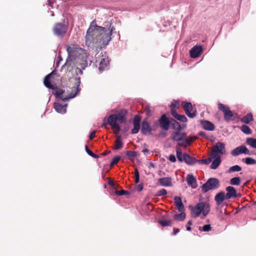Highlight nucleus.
<instances>
[{"label": "nucleus", "instance_id": "nucleus-40", "mask_svg": "<svg viewBox=\"0 0 256 256\" xmlns=\"http://www.w3.org/2000/svg\"><path fill=\"white\" fill-rule=\"evenodd\" d=\"M245 163L246 164H256V160L253 158L248 157L246 158Z\"/></svg>", "mask_w": 256, "mask_h": 256}, {"label": "nucleus", "instance_id": "nucleus-6", "mask_svg": "<svg viewBox=\"0 0 256 256\" xmlns=\"http://www.w3.org/2000/svg\"><path fill=\"white\" fill-rule=\"evenodd\" d=\"M218 109L222 111L224 113V120L229 122L230 120H234V114L232 112L228 106H226L222 104L218 103Z\"/></svg>", "mask_w": 256, "mask_h": 256}, {"label": "nucleus", "instance_id": "nucleus-37", "mask_svg": "<svg viewBox=\"0 0 256 256\" xmlns=\"http://www.w3.org/2000/svg\"><path fill=\"white\" fill-rule=\"evenodd\" d=\"M240 129L242 132L246 134H250L252 132L250 128L246 125H242Z\"/></svg>", "mask_w": 256, "mask_h": 256}, {"label": "nucleus", "instance_id": "nucleus-47", "mask_svg": "<svg viewBox=\"0 0 256 256\" xmlns=\"http://www.w3.org/2000/svg\"><path fill=\"white\" fill-rule=\"evenodd\" d=\"M116 194L118 196H122L124 194H128V192L126 190H116Z\"/></svg>", "mask_w": 256, "mask_h": 256}, {"label": "nucleus", "instance_id": "nucleus-3", "mask_svg": "<svg viewBox=\"0 0 256 256\" xmlns=\"http://www.w3.org/2000/svg\"><path fill=\"white\" fill-rule=\"evenodd\" d=\"M210 211V206L208 202H199L192 208V216L194 218H197L202 213L204 218L208 214Z\"/></svg>", "mask_w": 256, "mask_h": 256}, {"label": "nucleus", "instance_id": "nucleus-20", "mask_svg": "<svg viewBox=\"0 0 256 256\" xmlns=\"http://www.w3.org/2000/svg\"><path fill=\"white\" fill-rule=\"evenodd\" d=\"M158 182L160 186H172V178L170 177L160 178L158 179Z\"/></svg>", "mask_w": 256, "mask_h": 256}, {"label": "nucleus", "instance_id": "nucleus-13", "mask_svg": "<svg viewBox=\"0 0 256 256\" xmlns=\"http://www.w3.org/2000/svg\"><path fill=\"white\" fill-rule=\"evenodd\" d=\"M186 137V134L185 132H181L180 131L174 132L172 133V140L174 141L180 142V141L184 142Z\"/></svg>", "mask_w": 256, "mask_h": 256}, {"label": "nucleus", "instance_id": "nucleus-44", "mask_svg": "<svg viewBox=\"0 0 256 256\" xmlns=\"http://www.w3.org/2000/svg\"><path fill=\"white\" fill-rule=\"evenodd\" d=\"M120 160V156H116L112 160L111 163L110 164V166H112L116 164Z\"/></svg>", "mask_w": 256, "mask_h": 256}, {"label": "nucleus", "instance_id": "nucleus-49", "mask_svg": "<svg viewBox=\"0 0 256 256\" xmlns=\"http://www.w3.org/2000/svg\"><path fill=\"white\" fill-rule=\"evenodd\" d=\"M114 130V133L116 134H118L120 132V126L118 125H117L116 126H113L112 128Z\"/></svg>", "mask_w": 256, "mask_h": 256}, {"label": "nucleus", "instance_id": "nucleus-16", "mask_svg": "<svg viewBox=\"0 0 256 256\" xmlns=\"http://www.w3.org/2000/svg\"><path fill=\"white\" fill-rule=\"evenodd\" d=\"M198 161V160L186 153L183 154L182 162H184L188 165H194Z\"/></svg>", "mask_w": 256, "mask_h": 256}, {"label": "nucleus", "instance_id": "nucleus-36", "mask_svg": "<svg viewBox=\"0 0 256 256\" xmlns=\"http://www.w3.org/2000/svg\"><path fill=\"white\" fill-rule=\"evenodd\" d=\"M176 157L180 162H182L183 154L180 148H177L176 150Z\"/></svg>", "mask_w": 256, "mask_h": 256}, {"label": "nucleus", "instance_id": "nucleus-60", "mask_svg": "<svg viewBox=\"0 0 256 256\" xmlns=\"http://www.w3.org/2000/svg\"><path fill=\"white\" fill-rule=\"evenodd\" d=\"M173 231H174V234L176 235L180 232V230L178 228H174L173 229Z\"/></svg>", "mask_w": 256, "mask_h": 256}, {"label": "nucleus", "instance_id": "nucleus-33", "mask_svg": "<svg viewBox=\"0 0 256 256\" xmlns=\"http://www.w3.org/2000/svg\"><path fill=\"white\" fill-rule=\"evenodd\" d=\"M246 144L253 148H256V138H249L246 139Z\"/></svg>", "mask_w": 256, "mask_h": 256}, {"label": "nucleus", "instance_id": "nucleus-26", "mask_svg": "<svg viewBox=\"0 0 256 256\" xmlns=\"http://www.w3.org/2000/svg\"><path fill=\"white\" fill-rule=\"evenodd\" d=\"M253 116L252 113H249L240 119V121L244 124H248L254 121Z\"/></svg>", "mask_w": 256, "mask_h": 256}, {"label": "nucleus", "instance_id": "nucleus-29", "mask_svg": "<svg viewBox=\"0 0 256 256\" xmlns=\"http://www.w3.org/2000/svg\"><path fill=\"white\" fill-rule=\"evenodd\" d=\"M214 158L215 159L210 165V168L213 170L217 168L221 163L220 156H216Z\"/></svg>", "mask_w": 256, "mask_h": 256}, {"label": "nucleus", "instance_id": "nucleus-12", "mask_svg": "<svg viewBox=\"0 0 256 256\" xmlns=\"http://www.w3.org/2000/svg\"><path fill=\"white\" fill-rule=\"evenodd\" d=\"M242 154H244L249 155L250 154L249 150L244 146H238L233 150L231 152V154L233 156H236Z\"/></svg>", "mask_w": 256, "mask_h": 256}, {"label": "nucleus", "instance_id": "nucleus-25", "mask_svg": "<svg viewBox=\"0 0 256 256\" xmlns=\"http://www.w3.org/2000/svg\"><path fill=\"white\" fill-rule=\"evenodd\" d=\"M174 201L176 204V208L179 212H183L184 210V206L182 203V199L180 197L176 196L174 198Z\"/></svg>", "mask_w": 256, "mask_h": 256}, {"label": "nucleus", "instance_id": "nucleus-50", "mask_svg": "<svg viewBox=\"0 0 256 256\" xmlns=\"http://www.w3.org/2000/svg\"><path fill=\"white\" fill-rule=\"evenodd\" d=\"M170 114L174 118L176 117V116L178 114L176 112V109L173 108H171L170 109Z\"/></svg>", "mask_w": 256, "mask_h": 256}, {"label": "nucleus", "instance_id": "nucleus-24", "mask_svg": "<svg viewBox=\"0 0 256 256\" xmlns=\"http://www.w3.org/2000/svg\"><path fill=\"white\" fill-rule=\"evenodd\" d=\"M202 128L206 130L212 131L214 130V124L208 120H204L202 122Z\"/></svg>", "mask_w": 256, "mask_h": 256}, {"label": "nucleus", "instance_id": "nucleus-14", "mask_svg": "<svg viewBox=\"0 0 256 256\" xmlns=\"http://www.w3.org/2000/svg\"><path fill=\"white\" fill-rule=\"evenodd\" d=\"M202 52V48L200 46H194L190 51V56L192 58H196L200 56Z\"/></svg>", "mask_w": 256, "mask_h": 256}, {"label": "nucleus", "instance_id": "nucleus-35", "mask_svg": "<svg viewBox=\"0 0 256 256\" xmlns=\"http://www.w3.org/2000/svg\"><path fill=\"white\" fill-rule=\"evenodd\" d=\"M240 177H234L230 179V184L232 185L238 186L240 183Z\"/></svg>", "mask_w": 256, "mask_h": 256}, {"label": "nucleus", "instance_id": "nucleus-64", "mask_svg": "<svg viewBox=\"0 0 256 256\" xmlns=\"http://www.w3.org/2000/svg\"><path fill=\"white\" fill-rule=\"evenodd\" d=\"M90 156L94 158H99L98 155L96 154H94V152H92V154H91Z\"/></svg>", "mask_w": 256, "mask_h": 256}, {"label": "nucleus", "instance_id": "nucleus-21", "mask_svg": "<svg viewBox=\"0 0 256 256\" xmlns=\"http://www.w3.org/2000/svg\"><path fill=\"white\" fill-rule=\"evenodd\" d=\"M107 124L112 128L118 125L117 123V115L116 114L110 115L108 118Z\"/></svg>", "mask_w": 256, "mask_h": 256}, {"label": "nucleus", "instance_id": "nucleus-39", "mask_svg": "<svg viewBox=\"0 0 256 256\" xmlns=\"http://www.w3.org/2000/svg\"><path fill=\"white\" fill-rule=\"evenodd\" d=\"M214 158H212V156H210V154L208 158H206V159L198 160V162L200 164H210L212 160Z\"/></svg>", "mask_w": 256, "mask_h": 256}, {"label": "nucleus", "instance_id": "nucleus-31", "mask_svg": "<svg viewBox=\"0 0 256 256\" xmlns=\"http://www.w3.org/2000/svg\"><path fill=\"white\" fill-rule=\"evenodd\" d=\"M123 144L122 142L120 136H118L115 142V146L114 148L115 150H120L122 148Z\"/></svg>", "mask_w": 256, "mask_h": 256}, {"label": "nucleus", "instance_id": "nucleus-9", "mask_svg": "<svg viewBox=\"0 0 256 256\" xmlns=\"http://www.w3.org/2000/svg\"><path fill=\"white\" fill-rule=\"evenodd\" d=\"M225 152L226 150L224 144L220 142H218L212 148V152L210 154V156H212V158L220 156H218V154H225Z\"/></svg>", "mask_w": 256, "mask_h": 256}, {"label": "nucleus", "instance_id": "nucleus-11", "mask_svg": "<svg viewBox=\"0 0 256 256\" xmlns=\"http://www.w3.org/2000/svg\"><path fill=\"white\" fill-rule=\"evenodd\" d=\"M170 119L169 120L166 114H163L158 120V123L162 129L168 130L170 126Z\"/></svg>", "mask_w": 256, "mask_h": 256}, {"label": "nucleus", "instance_id": "nucleus-10", "mask_svg": "<svg viewBox=\"0 0 256 256\" xmlns=\"http://www.w3.org/2000/svg\"><path fill=\"white\" fill-rule=\"evenodd\" d=\"M186 116L190 118H194L196 116V110L194 111L192 104L190 102L183 101L181 104Z\"/></svg>", "mask_w": 256, "mask_h": 256}, {"label": "nucleus", "instance_id": "nucleus-51", "mask_svg": "<svg viewBox=\"0 0 256 256\" xmlns=\"http://www.w3.org/2000/svg\"><path fill=\"white\" fill-rule=\"evenodd\" d=\"M179 105V103L177 102H174L171 104L170 108H173L174 109H176L178 108Z\"/></svg>", "mask_w": 256, "mask_h": 256}, {"label": "nucleus", "instance_id": "nucleus-28", "mask_svg": "<svg viewBox=\"0 0 256 256\" xmlns=\"http://www.w3.org/2000/svg\"><path fill=\"white\" fill-rule=\"evenodd\" d=\"M109 64L107 58H102L100 62L98 69L100 71L104 70Z\"/></svg>", "mask_w": 256, "mask_h": 256}, {"label": "nucleus", "instance_id": "nucleus-8", "mask_svg": "<svg viewBox=\"0 0 256 256\" xmlns=\"http://www.w3.org/2000/svg\"><path fill=\"white\" fill-rule=\"evenodd\" d=\"M67 30L66 26L62 22L56 24L52 28L54 34L60 38H62L65 35Z\"/></svg>", "mask_w": 256, "mask_h": 256}, {"label": "nucleus", "instance_id": "nucleus-58", "mask_svg": "<svg viewBox=\"0 0 256 256\" xmlns=\"http://www.w3.org/2000/svg\"><path fill=\"white\" fill-rule=\"evenodd\" d=\"M192 220H190L188 222V226L186 227V230L188 231H190L191 230L190 226L192 225Z\"/></svg>", "mask_w": 256, "mask_h": 256}, {"label": "nucleus", "instance_id": "nucleus-30", "mask_svg": "<svg viewBox=\"0 0 256 256\" xmlns=\"http://www.w3.org/2000/svg\"><path fill=\"white\" fill-rule=\"evenodd\" d=\"M172 128L176 130L177 131H180L181 130L180 124L174 119L171 118H170V122Z\"/></svg>", "mask_w": 256, "mask_h": 256}, {"label": "nucleus", "instance_id": "nucleus-55", "mask_svg": "<svg viewBox=\"0 0 256 256\" xmlns=\"http://www.w3.org/2000/svg\"><path fill=\"white\" fill-rule=\"evenodd\" d=\"M144 188V184H140L138 186L137 190L138 192H141Z\"/></svg>", "mask_w": 256, "mask_h": 256}, {"label": "nucleus", "instance_id": "nucleus-59", "mask_svg": "<svg viewBox=\"0 0 256 256\" xmlns=\"http://www.w3.org/2000/svg\"><path fill=\"white\" fill-rule=\"evenodd\" d=\"M146 114L148 116H150V108L148 107V106H146Z\"/></svg>", "mask_w": 256, "mask_h": 256}, {"label": "nucleus", "instance_id": "nucleus-2", "mask_svg": "<svg viewBox=\"0 0 256 256\" xmlns=\"http://www.w3.org/2000/svg\"><path fill=\"white\" fill-rule=\"evenodd\" d=\"M68 59L74 64L84 69L88 65V56L86 51L81 48H67Z\"/></svg>", "mask_w": 256, "mask_h": 256}, {"label": "nucleus", "instance_id": "nucleus-4", "mask_svg": "<svg viewBox=\"0 0 256 256\" xmlns=\"http://www.w3.org/2000/svg\"><path fill=\"white\" fill-rule=\"evenodd\" d=\"M75 80H76V92L75 93H74V94L71 93L68 96H65L64 94V90H61V89H58L56 91V96L57 98H60L62 100L64 101V102H66V101L69 100L70 99L75 97L80 90V88H79V86L80 83V78H76Z\"/></svg>", "mask_w": 256, "mask_h": 256}, {"label": "nucleus", "instance_id": "nucleus-56", "mask_svg": "<svg viewBox=\"0 0 256 256\" xmlns=\"http://www.w3.org/2000/svg\"><path fill=\"white\" fill-rule=\"evenodd\" d=\"M85 149H86V152H87V153H88L90 156V155H91V154H92V151H91V150L89 149V148H88V146L87 145H86V146H85Z\"/></svg>", "mask_w": 256, "mask_h": 256}, {"label": "nucleus", "instance_id": "nucleus-38", "mask_svg": "<svg viewBox=\"0 0 256 256\" xmlns=\"http://www.w3.org/2000/svg\"><path fill=\"white\" fill-rule=\"evenodd\" d=\"M159 223L162 226H170L172 225V221L170 220H159Z\"/></svg>", "mask_w": 256, "mask_h": 256}, {"label": "nucleus", "instance_id": "nucleus-41", "mask_svg": "<svg viewBox=\"0 0 256 256\" xmlns=\"http://www.w3.org/2000/svg\"><path fill=\"white\" fill-rule=\"evenodd\" d=\"M134 128L131 130V133L132 134H137L140 128V124H133Z\"/></svg>", "mask_w": 256, "mask_h": 256}, {"label": "nucleus", "instance_id": "nucleus-53", "mask_svg": "<svg viewBox=\"0 0 256 256\" xmlns=\"http://www.w3.org/2000/svg\"><path fill=\"white\" fill-rule=\"evenodd\" d=\"M168 160L170 161L171 162H176V158L175 156L173 154H171L170 156L168 158Z\"/></svg>", "mask_w": 256, "mask_h": 256}, {"label": "nucleus", "instance_id": "nucleus-62", "mask_svg": "<svg viewBox=\"0 0 256 256\" xmlns=\"http://www.w3.org/2000/svg\"><path fill=\"white\" fill-rule=\"evenodd\" d=\"M110 152V151L106 150L105 152H104L101 154L100 155L102 156H106Z\"/></svg>", "mask_w": 256, "mask_h": 256}, {"label": "nucleus", "instance_id": "nucleus-5", "mask_svg": "<svg viewBox=\"0 0 256 256\" xmlns=\"http://www.w3.org/2000/svg\"><path fill=\"white\" fill-rule=\"evenodd\" d=\"M220 186V182L216 178H210L202 186V190L206 193L210 190L218 188Z\"/></svg>", "mask_w": 256, "mask_h": 256}, {"label": "nucleus", "instance_id": "nucleus-18", "mask_svg": "<svg viewBox=\"0 0 256 256\" xmlns=\"http://www.w3.org/2000/svg\"><path fill=\"white\" fill-rule=\"evenodd\" d=\"M225 199H226V196L224 192H218L214 197V200L218 206L220 205Z\"/></svg>", "mask_w": 256, "mask_h": 256}, {"label": "nucleus", "instance_id": "nucleus-32", "mask_svg": "<svg viewBox=\"0 0 256 256\" xmlns=\"http://www.w3.org/2000/svg\"><path fill=\"white\" fill-rule=\"evenodd\" d=\"M126 154L130 160H133L137 155L136 152L132 150H127Z\"/></svg>", "mask_w": 256, "mask_h": 256}, {"label": "nucleus", "instance_id": "nucleus-19", "mask_svg": "<svg viewBox=\"0 0 256 256\" xmlns=\"http://www.w3.org/2000/svg\"><path fill=\"white\" fill-rule=\"evenodd\" d=\"M127 111L124 110H122L120 112L116 114L117 115V121L120 123H125L126 122V114Z\"/></svg>", "mask_w": 256, "mask_h": 256}, {"label": "nucleus", "instance_id": "nucleus-15", "mask_svg": "<svg viewBox=\"0 0 256 256\" xmlns=\"http://www.w3.org/2000/svg\"><path fill=\"white\" fill-rule=\"evenodd\" d=\"M226 190L227 192L226 194V199L228 200L238 196V195L237 194L235 188L233 186H228L226 188Z\"/></svg>", "mask_w": 256, "mask_h": 256}, {"label": "nucleus", "instance_id": "nucleus-46", "mask_svg": "<svg viewBox=\"0 0 256 256\" xmlns=\"http://www.w3.org/2000/svg\"><path fill=\"white\" fill-rule=\"evenodd\" d=\"M166 194H167L166 190L165 189L162 188V189H161L158 192L156 196H160L166 195Z\"/></svg>", "mask_w": 256, "mask_h": 256}, {"label": "nucleus", "instance_id": "nucleus-54", "mask_svg": "<svg viewBox=\"0 0 256 256\" xmlns=\"http://www.w3.org/2000/svg\"><path fill=\"white\" fill-rule=\"evenodd\" d=\"M96 130H93L90 132V134L89 136L90 140H92L96 136Z\"/></svg>", "mask_w": 256, "mask_h": 256}, {"label": "nucleus", "instance_id": "nucleus-43", "mask_svg": "<svg viewBox=\"0 0 256 256\" xmlns=\"http://www.w3.org/2000/svg\"><path fill=\"white\" fill-rule=\"evenodd\" d=\"M241 170H242V168L238 165H235L232 166H231L229 169L230 172H239Z\"/></svg>", "mask_w": 256, "mask_h": 256}, {"label": "nucleus", "instance_id": "nucleus-63", "mask_svg": "<svg viewBox=\"0 0 256 256\" xmlns=\"http://www.w3.org/2000/svg\"><path fill=\"white\" fill-rule=\"evenodd\" d=\"M76 72L79 74H82V70L80 68H76Z\"/></svg>", "mask_w": 256, "mask_h": 256}, {"label": "nucleus", "instance_id": "nucleus-61", "mask_svg": "<svg viewBox=\"0 0 256 256\" xmlns=\"http://www.w3.org/2000/svg\"><path fill=\"white\" fill-rule=\"evenodd\" d=\"M198 135L201 136H202V137H206V133L204 132H200L198 133Z\"/></svg>", "mask_w": 256, "mask_h": 256}, {"label": "nucleus", "instance_id": "nucleus-42", "mask_svg": "<svg viewBox=\"0 0 256 256\" xmlns=\"http://www.w3.org/2000/svg\"><path fill=\"white\" fill-rule=\"evenodd\" d=\"M175 118L182 122H186L188 120L187 118L184 115H181L179 114L176 116V117Z\"/></svg>", "mask_w": 256, "mask_h": 256}, {"label": "nucleus", "instance_id": "nucleus-48", "mask_svg": "<svg viewBox=\"0 0 256 256\" xmlns=\"http://www.w3.org/2000/svg\"><path fill=\"white\" fill-rule=\"evenodd\" d=\"M212 227L210 224H205L202 227V230L204 232H209L211 230Z\"/></svg>", "mask_w": 256, "mask_h": 256}, {"label": "nucleus", "instance_id": "nucleus-23", "mask_svg": "<svg viewBox=\"0 0 256 256\" xmlns=\"http://www.w3.org/2000/svg\"><path fill=\"white\" fill-rule=\"evenodd\" d=\"M66 104L62 105L58 102H55L54 104V109L58 112L60 114H64L66 112Z\"/></svg>", "mask_w": 256, "mask_h": 256}, {"label": "nucleus", "instance_id": "nucleus-22", "mask_svg": "<svg viewBox=\"0 0 256 256\" xmlns=\"http://www.w3.org/2000/svg\"><path fill=\"white\" fill-rule=\"evenodd\" d=\"M186 182L188 185L191 186L192 188H196V180L192 174H188V175Z\"/></svg>", "mask_w": 256, "mask_h": 256}, {"label": "nucleus", "instance_id": "nucleus-57", "mask_svg": "<svg viewBox=\"0 0 256 256\" xmlns=\"http://www.w3.org/2000/svg\"><path fill=\"white\" fill-rule=\"evenodd\" d=\"M134 178H140L139 172L137 168L135 169Z\"/></svg>", "mask_w": 256, "mask_h": 256}, {"label": "nucleus", "instance_id": "nucleus-1", "mask_svg": "<svg viewBox=\"0 0 256 256\" xmlns=\"http://www.w3.org/2000/svg\"><path fill=\"white\" fill-rule=\"evenodd\" d=\"M110 23V27L105 28L98 26L95 20H93L86 31V42L94 44L98 47L102 48L106 46L111 40L112 31L115 29Z\"/></svg>", "mask_w": 256, "mask_h": 256}, {"label": "nucleus", "instance_id": "nucleus-27", "mask_svg": "<svg viewBox=\"0 0 256 256\" xmlns=\"http://www.w3.org/2000/svg\"><path fill=\"white\" fill-rule=\"evenodd\" d=\"M196 138H197V137L196 136H189L188 138H186V139L184 140V142L185 144H184V143L178 142V144L180 146H186V145H190L191 144V143L192 142H194V140H196Z\"/></svg>", "mask_w": 256, "mask_h": 256}, {"label": "nucleus", "instance_id": "nucleus-34", "mask_svg": "<svg viewBox=\"0 0 256 256\" xmlns=\"http://www.w3.org/2000/svg\"><path fill=\"white\" fill-rule=\"evenodd\" d=\"M181 213L179 214H176L174 216V218L176 220H184L185 218L186 214L183 212H180Z\"/></svg>", "mask_w": 256, "mask_h": 256}, {"label": "nucleus", "instance_id": "nucleus-52", "mask_svg": "<svg viewBox=\"0 0 256 256\" xmlns=\"http://www.w3.org/2000/svg\"><path fill=\"white\" fill-rule=\"evenodd\" d=\"M107 179L108 180V184L111 186H114V183L112 178H108Z\"/></svg>", "mask_w": 256, "mask_h": 256}, {"label": "nucleus", "instance_id": "nucleus-7", "mask_svg": "<svg viewBox=\"0 0 256 256\" xmlns=\"http://www.w3.org/2000/svg\"><path fill=\"white\" fill-rule=\"evenodd\" d=\"M56 75V72L53 70L50 74L46 76L44 80V85L48 88L54 90L56 88L55 85L54 84V78Z\"/></svg>", "mask_w": 256, "mask_h": 256}, {"label": "nucleus", "instance_id": "nucleus-17", "mask_svg": "<svg viewBox=\"0 0 256 256\" xmlns=\"http://www.w3.org/2000/svg\"><path fill=\"white\" fill-rule=\"evenodd\" d=\"M152 128L146 120H143L142 123L141 132L143 134H146L151 132Z\"/></svg>", "mask_w": 256, "mask_h": 256}, {"label": "nucleus", "instance_id": "nucleus-45", "mask_svg": "<svg viewBox=\"0 0 256 256\" xmlns=\"http://www.w3.org/2000/svg\"><path fill=\"white\" fill-rule=\"evenodd\" d=\"M141 118L138 115H136L134 116V119H133V124H140Z\"/></svg>", "mask_w": 256, "mask_h": 256}]
</instances>
